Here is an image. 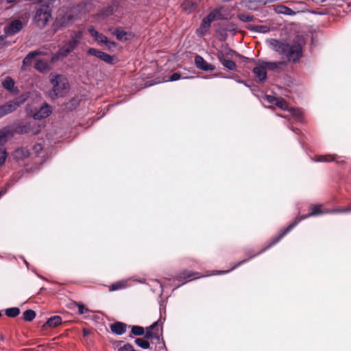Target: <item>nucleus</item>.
<instances>
[{"mask_svg": "<svg viewBox=\"0 0 351 351\" xmlns=\"http://www.w3.org/2000/svg\"><path fill=\"white\" fill-rule=\"evenodd\" d=\"M256 254H254V255H252L250 256V258L248 259H245L243 261H241L240 262H239L236 265H234V267H232L231 268V269L230 270H223V271H215V273H213V274H227L228 273L229 271H230L231 270L234 269V268H236L237 267L246 263L248 260L251 259L252 258H253L254 256H255Z\"/></svg>", "mask_w": 351, "mask_h": 351, "instance_id": "nucleus-30", "label": "nucleus"}, {"mask_svg": "<svg viewBox=\"0 0 351 351\" xmlns=\"http://www.w3.org/2000/svg\"><path fill=\"white\" fill-rule=\"evenodd\" d=\"M112 12H113V8L112 6H110V7L107 8L106 10H102L100 12L99 16H101L102 17H106V16H108L112 14Z\"/></svg>", "mask_w": 351, "mask_h": 351, "instance_id": "nucleus-41", "label": "nucleus"}, {"mask_svg": "<svg viewBox=\"0 0 351 351\" xmlns=\"http://www.w3.org/2000/svg\"><path fill=\"white\" fill-rule=\"evenodd\" d=\"M51 113V108L50 106L47 104L43 105L40 109L33 114V118L36 120H41L50 115Z\"/></svg>", "mask_w": 351, "mask_h": 351, "instance_id": "nucleus-14", "label": "nucleus"}, {"mask_svg": "<svg viewBox=\"0 0 351 351\" xmlns=\"http://www.w3.org/2000/svg\"><path fill=\"white\" fill-rule=\"evenodd\" d=\"M131 332L136 336H141L144 335L145 330L144 328L139 326H131Z\"/></svg>", "mask_w": 351, "mask_h": 351, "instance_id": "nucleus-34", "label": "nucleus"}, {"mask_svg": "<svg viewBox=\"0 0 351 351\" xmlns=\"http://www.w3.org/2000/svg\"><path fill=\"white\" fill-rule=\"evenodd\" d=\"M26 98L23 97H16L12 100H10L3 104L5 112L7 114L15 111L25 101Z\"/></svg>", "mask_w": 351, "mask_h": 351, "instance_id": "nucleus-9", "label": "nucleus"}, {"mask_svg": "<svg viewBox=\"0 0 351 351\" xmlns=\"http://www.w3.org/2000/svg\"><path fill=\"white\" fill-rule=\"evenodd\" d=\"M247 28L250 30L258 33H267L269 31V27L265 25H250Z\"/></svg>", "mask_w": 351, "mask_h": 351, "instance_id": "nucleus-26", "label": "nucleus"}, {"mask_svg": "<svg viewBox=\"0 0 351 351\" xmlns=\"http://www.w3.org/2000/svg\"><path fill=\"white\" fill-rule=\"evenodd\" d=\"M157 325H158V322H156L153 324H152L149 328H147V330L145 332V337L147 339H151L155 336L154 332L152 331V330L154 329Z\"/></svg>", "mask_w": 351, "mask_h": 351, "instance_id": "nucleus-38", "label": "nucleus"}, {"mask_svg": "<svg viewBox=\"0 0 351 351\" xmlns=\"http://www.w3.org/2000/svg\"><path fill=\"white\" fill-rule=\"evenodd\" d=\"M287 116H291L295 121L302 122L303 121V114L300 109L291 108H289Z\"/></svg>", "mask_w": 351, "mask_h": 351, "instance_id": "nucleus-19", "label": "nucleus"}, {"mask_svg": "<svg viewBox=\"0 0 351 351\" xmlns=\"http://www.w3.org/2000/svg\"><path fill=\"white\" fill-rule=\"evenodd\" d=\"M51 18V11L48 6H43L36 10L34 21L40 27H44Z\"/></svg>", "mask_w": 351, "mask_h": 351, "instance_id": "nucleus-7", "label": "nucleus"}, {"mask_svg": "<svg viewBox=\"0 0 351 351\" xmlns=\"http://www.w3.org/2000/svg\"><path fill=\"white\" fill-rule=\"evenodd\" d=\"M117 38L119 40H123L127 39V33L121 28H117L115 29L114 33Z\"/></svg>", "mask_w": 351, "mask_h": 351, "instance_id": "nucleus-33", "label": "nucleus"}, {"mask_svg": "<svg viewBox=\"0 0 351 351\" xmlns=\"http://www.w3.org/2000/svg\"><path fill=\"white\" fill-rule=\"evenodd\" d=\"M238 18L243 22H250L253 20L254 16L251 14H239Z\"/></svg>", "mask_w": 351, "mask_h": 351, "instance_id": "nucleus-40", "label": "nucleus"}, {"mask_svg": "<svg viewBox=\"0 0 351 351\" xmlns=\"http://www.w3.org/2000/svg\"><path fill=\"white\" fill-rule=\"evenodd\" d=\"M50 82L53 84V89L51 95L60 97H63L68 93L69 90V85L66 77L61 75H52L51 77ZM52 97L53 96H51V97Z\"/></svg>", "mask_w": 351, "mask_h": 351, "instance_id": "nucleus-3", "label": "nucleus"}, {"mask_svg": "<svg viewBox=\"0 0 351 351\" xmlns=\"http://www.w3.org/2000/svg\"><path fill=\"white\" fill-rule=\"evenodd\" d=\"M3 193H4V192L0 191V197L2 195V194H3Z\"/></svg>", "mask_w": 351, "mask_h": 351, "instance_id": "nucleus-52", "label": "nucleus"}, {"mask_svg": "<svg viewBox=\"0 0 351 351\" xmlns=\"http://www.w3.org/2000/svg\"><path fill=\"white\" fill-rule=\"evenodd\" d=\"M76 305L78 308L79 314L82 315V314L89 312V309L87 308L84 304L77 303V304H76Z\"/></svg>", "mask_w": 351, "mask_h": 351, "instance_id": "nucleus-42", "label": "nucleus"}, {"mask_svg": "<svg viewBox=\"0 0 351 351\" xmlns=\"http://www.w3.org/2000/svg\"><path fill=\"white\" fill-rule=\"evenodd\" d=\"M30 129H31V126L29 124H25V125H19L17 128H16V132L19 133V134H27L28 133L29 131H30Z\"/></svg>", "mask_w": 351, "mask_h": 351, "instance_id": "nucleus-36", "label": "nucleus"}, {"mask_svg": "<svg viewBox=\"0 0 351 351\" xmlns=\"http://www.w3.org/2000/svg\"><path fill=\"white\" fill-rule=\"evenodd\" d=\"M181 75L179 73H174L170 77L168 81L173 82L180 80Z\"/></svg>", "mask_w": 351, "mask_h": 351, "instance_id": "nucleus-45", "label": "nucleus"}, {"mask_svg": "<svg viewBox=\"0 0 351 351\" xmlns=\"http://www.w3.org/2000/svg\"><path fill=\"white\" fill-rule=\"evenodd\" d=\"M61 24H62V25H65V23H64V22H62V21H61Z\"/></svg>", "mask_w": 351, "mask_h": 351, "instance_id": "nucleus-54", "label": "nucleus"}, {"mask_svg": "<svg viewBox=\"0 0 351 351\" xmlns=\"http://www.w3.org/2000/svg\"><path fill=\"white\" fill-rule=\"evenodd\" d=\"M34 149L35 150L36 152H38L42 149V147L40 144H37L34 147Z\"/></svg>", "mask_w": 351, "mask_h": 351, "instance_id": "nucleus-47", "label": "nucleus"}, {"mask_svg": "<svg viewBox=\"0 0 351 351\" xmlns=\"http://www.w3.org/2000/svg\"><path fill=\"white\" fill-rule=\"evenodd\" d=\"M337 158L339 157L337 155H321L317 156L314 160L319 162L335 161L337 163H340L343 162V160L338 161L337 160Z\"/></svg>", "mask_w": 351, "mask_h": 351, "instance_id": "nucleus-21", "label": "nucleus"}, {"mask_svg": "<svg viewBox=\"0 0 351 351\" xmlns=\"http://www.w3.org/2000/svg\"><path fill=\"white\" fill-rule=\"evenodd\" d=\"M34 68L40 71V72H46L48 71L49 69V65H48V63L46 62V61H44V60H37L36 64H35V66H34Z\"/></svg>", "mask_w": 351, "mask_h": 351, "instance_id": "nucleus-25", "label": "nucleus"}, {"mask_svg": "<svg viewBox=\"0 0 351 351\" xmlns=\"http://www.w3.org/2000/svg\"><path fill=\"white\" fill-rule=\"evenodd\" d=\"M99 58H100L101 60H104L105 62L106 63H112V61H113V56L108 54V53H106L103 51H101V55L99 56Z\"/></svg>", "mask_w": 351, "mask_h": 351, "instance_id": "nucleus-37", "label": "nucleus"}, {"mask_svg": "<svg viewBox=\"0 0 351 351\" xmlns=\"http://www.w3.org/2000/svg\"><path fill=\"white\" fill-rule=\"evenodd\" d=\"M12 135V130L10 127H4L0 130V167L4 165L8 154L5 143L10 136Z\"/></svg>", "mask_w": 351, "mask_h": 351, "instance_id": "nucleus-6", "label": "nucleus"}, {"mask_svg": "<svg viewBox=\"0 0 351 351\" xmlns=\"http://www.w3.org/2000/svg\"><path fill=\"white\" fill-rule=\"evenodd\" d=\"M195 274L189 271H184L178 275L177 278L178 280H182L192 277Z\"/></svg>", "mask_w": 351, "mask_h": 351, "instance_id": "nucleus-39", "label": "nucleus"}, {"mask_svg": "<svg viewBox=\"0 0 351 351\" xmlns=\"http://www.w3.org/2000/svg\"><path fill=\"white\" fill-rule=\"evenodd\" d=\"M158 284H159L160 287L162 289V285L161 283H160L158 281L156 282Z\"/></svg>", "mask_w": 351, "mask_h": 351, "instance_id": "nucleus-50", "label": "nucleus"}, {"mask_svg": "<svg viewBox=\"0 0 351 351\" xmlns=\"http://www.w3.org/2000/svg\"><path fill=\"white\" fill-rule=\"evenodd\" d=\"M197 3L193 2L192 0H186L182 3V8L184 10L191 12L193 9L196 7Z\"/></svg>", "mask_w": 351, "mask_h": 351, "instance_id": "nucleus-32", "label": "nucleus"}, {"mask_svg": "<svg viewBox=\"0 0 351 351\" xmlns=\"http://www.w3.org/2000/svg\"><path fill=\"white\" fill-rule=\"evenodd\" d=\"M218 58L223 66L226 67L227 69H228L230 70L235 69V68H236L235 62L231 60L226 59L222 53H221L220 54L218 55Z\"/></svg>", "mask_w": 351, "mask_h": 351, "instance_id": "nucleus-22", "label": "nucleus"}, {"mask_svg": "<svg viewBox=\"0 0 351 351\" xmlns=\"http://www.w3.org/2000/svg\"><path fill=\"white\" fill-rule=\"evenodd\" d=\"M130 280L138 281L140 283L145 282L144 280H136L134 278H130L119 280V281H117V282L112 284L110 285V287H109V291H115L125 289L129 286L128 282Z\"/></svg>", "mask_w": 351, "mask_h": 351, "instance_id": "nucleus-10", "label": "nucleus"}, {"mask_svg": "<svg viewBox=\"0 0 351 351\" xmlns=\"http://www.w3.org/2000/svg\"><path fill=\"white\" fill-rule=\"evenodd\" d=\"M83 34L82 31H77L73 32L71 36V38L68 40L62 47H61L57 52L56 57L59 58L60 57H66L71 52H72L80 43L82 38Z\"/></svg>", "mask_w": 351, "mask_h": 351, "instance_id": "nucleus-4", "label": "nucleus"}, {"mask_svg": "<svg viewBox=\"0 0 351 351\" xmlns=\"http://www.w3.org/2000/svg\"><path fill=\"white\" fill-rule=\"evenodd\" d=\"M253 73L256 77V81L258 82H264L267 78L266 66L262 63L253 69Z\"/></svg>", "mask_w": 351, "mask_h": 351, "instance_id": "nucleus-12", "label": "nucleus"}, {"mask_svg": "<svg viewBox=\"0 0 351 351\" xmlns=\"http://www.w3.org/2000/svg\"><path fill=\"white\" fill-rule=\"evenodd\" d=\"M263 64L266 66V69L275 71L282 64V62H263Z\"/></svg>", "mask_w": 351, "mask_h": 351, "instance_id": "nucleus-27", "label": "nucleus"}, {"mask_svg": "<svg viewBox=\"0 0 351 351\" xmlns=\"http://www.w3.org/2000/svg\"><path fill=\"white\" fill-rule=\"evenodd\" d=\"M351 213V207H346L343 209L331 210V213Z\"/></svg>", "mask_w": 351, "mask_h": 351, "instance_id": "nucleus-43", "label": "nucleus"}, {"mask_svg": "<svg viewBox=\"0 0 351 351\" xmlns=\"http://www.w3.org/2000/svg\"><path fill=\"white\" fill-rule=\"evenodd\" d=\"M236 81H237L238 83L243 84L246 85V84H245L244 81H243V80H237Z\"/></svg>", "mask_w": 351, "mask_h": 351, "instance_id": "nucleus-49", "label": "nucleus"}, {"mask_svg": "<svg viewBox=\"0 0 351 351\" xmlns=\"http://www.w3.org/2000/svg\"><path fill=\"white\" fill-rule=\"evenodd\" d=\"M17 0H6L8 3H12L16 2Z\"/></svg>", "mask_w": 351, "mask_h": 351, "instance_id": "nucleus-48", "label": "nucleus"}, {"mask_svg": "<svg viewBox=\"0 0 351 351\" xmlns=\"http://www.w3.org/2000/svg\"><path fill=\"white\" fill-rule=\"evenodd\" d=\"M135 343L140 348L143 349H148L150 346L149 342L143 338H137L135 340Z\"/></svg>", "mask_w": 351, "mask_h": 351, "instance_id": "nucleus-31", "label": "nucleus"}, {"mask_svg": "<svg viewBox=\"0 0 351 351\" xmlns=\"http://www.w3.org/2000/svg\"><path fill=\"white\" fill-rule=\"evenodd\" d=\"M7 115L2 105L0 106V119Z\"/></svg>", "mask_w": 351, "mask_h": 351, "instance_id": "nucleus-46", "label": "nucleus"}, {"mask_svg": "<svg viewBox=\"0 0 351 351\" xmlns=\"http://www.w3.org/2000/svg\"><path fill=\"white\" fill-rule=\"evenodd\" d=\"M24 263H25V265H27V267H28V263L24 259Z\"/></svg>", "mask_w": 351, "mask_h": 351, "instance_id": "nucleus-51", "label": "nucleus"}, {"mask_svg": "<svg viewBox=\"0 0 351 351\" xmlns=\"http://www.w3.org/2000/svg\"><path fill=\"white\" fill-rule=\"evenodd\" d=\"M265 99L269 103L271 104H275L276 106H278L279 108L282 110H289L288 105L286 101L281 97H277L272 95H266Z\"/></svg>", "mask_w": 351, "mask_h": 351, "instance_id": "nucleus-11", "label": "nucleus"}, {"mask_svg": "<svg viewBox=\"0 0 351 351\" xmlns=\"http://www.w3.org/2000/svg\"><path fill=\"white\" fill-rule=\"evenodd\" d=\"M36 317V313L34 311L28 309L23 312V317L26 322L32 321Z\"/></svg>", "mask_w": 351, "mask_h": 351, "instance_id": "nucleus-28", "label": "nucleus"}, {"mask_svg": "<svg viewBox=\"0 0 351 351\" xmlns=\"http://www.w3.org/2000/svg\"><path fill=\"white\" fill-rule=\"evenodd\" d=\"M195 64L198 69L206 71H213L215 68L214 65L208 63L199 55H197L195 57Z\"/></svg>", "mask_w": 351, "mask_h": 351, "instance_id": "nucleus-13", "label": "nucleus"}, {"mask_svg": "<svg viewBox=\"0 0 351 351\" xmlns=\"http://www.w3.org/2000/svg\"><path fill=\"white\" fill-rule=\"evenodd\" d=\"M274 11L277 14H282L288 16H292L295 14L294 11L283 5H274Z\"/></svg>", "mask_w": 351, "mask_h": 351, "instance_id": "nucleus-18", "label": "nucleus"}, {"mask_svg": "<svg viewBox=\"0 0 351 351\" xmlns=\"http://www.w3.org/2000/svg\"><path fill=\"white\" fill-rule=\"evenodd\" d=\"M62 323V317L58 315L51 317L47 321V325L49 327H56Z\"/></svg>", "mask_w": 351, "mask_h": 351, "instance_id": "nucleus-24", "label": "nucleus"}, {"mask_svg": "<svg viewBox=\"0 0 351 351\" xmlns=\"http://www.w3.org/2000/svg\"><path fill=\"white\" fill-rule=\"evenodd\" d=\"M268 43L273 50L278 52L282 58H287L288 61L295 62L302 56V43L300 38H297L291 45L273 38L268 40Z\"/></svg>", "mask_w": 351, "mask_h": 351, "instance_id": "nucleus-1", "label": "nucleus"}, {"mask_svg": "<svg viewBox=\"0 0 351 351\" xmlns=\"http://www.w3.org/2000/svg\"><path fill=\"white\" fill-rule=\"evenodd\" d=\"M89 34L95 38L98 43L105 44L109 49L115 47L116 44L113 41L108 40V38L102 34L99 33L93 27L88 29Z\"/></svg>", "mask_w": 351, "mask_h": 351, "instance_id": "nucleus-8", "label": "nucleus"}, {"mask_svg": "<svg viewBox=\"0 0 351 351\" xmlns=\"http://www.w3.org/2000/svg\"><path fill=\"white\" fill-rule=\"evenodd\" d=\"M25 24L20 19H14L8 23L3 29L5 36H0V48L6 45V36H11L16 34L24 27Z\"/></svg>", "mask_w": 351, "mask_h": 351, "instance_id": "nucleus-5", "label": "nucleus"}, {"mask_svg": "<svg viewBox=\"0 0 351 351\" xmlns=\"http://www.w3.org/2000/svg\"><path fill=\"white\" fill-rule=\"evenodd\" d=\"M88 53L90 54V55H92V56H96V57L99 58V56L101 55V51L97 50V49H94V48H90L88 50Z\"/></svg>", "mask_w": 351, "mask_h": 351, "instance_id": "nucleus-44", "label": "nucleus"}, {"mask_svg": "<svg viewBox=\"0 0 351 351\" xmlns=\"http://www.w3.org/2000/svg\"><path fill=\"white\" fill-rule=\"evenodd\" d=\"M213 21L209 19L207 16L202 20L200 27L197 30V34L198 36H204L210 27V24Z\"/></svg>", "mask_w": 351, "mask_h": 351, "instance_id": "nucleus-16", "label": "nucleus"}, {"mask_svg": "<svg viewBox=\"0 0 351 351\" xmlns=\"http://www.w3.org/2000/svg\"><path fill=\"white\" fill-rule=\"evenodd\" d=\"M5 315L9 317H15L20 313V309L18 307L7 308L5 311Z\"/></svg>", "mask_w": 351, "mask_h": 351, "instance_id": "nucleus-29", "label": "nucleus"}, {"mask_svg": "<svg viewBox=\"0 0 351 351\" xmlns=\"http://www.w3.org/2000/svg\"><path fill=\"white\" fill-rule=\"evenodd\" d=\"M221 13L219 9H215L212 11L207 16L213 21L221 19Z\"/></svg>", "mask_w": 351, "mask_h": 351, "instance_id": "nucleus-35", "label": "nucleus"}, {"mask_svg": "<svg viewBox=\"0 0 351 351\" xmlns=\"http://www.w3.org/2000/svg\"><path fill=\"white\" fill-rule=\"evenodd\" d=\"M84 335H87V332H86L85 330H84Z\"/></svg>", "mask_w": 351, "mask_h": 351, "instance_id": "nucleus-53", "label": "nucleus"}, {"mask_svg": "<svg viewBox=\"0 0 351 351\" xmlns=\"http://www.w3.org/2000/svg\"><path fill=\"white\" fill-rule=\"evenodd\" d=\"M322 205H313L310 208V213L307 215H301L300 217H298L295 218L293 222H292L288 227H287L285 230H283L278 236L273 238L270 243L265 248L263 251L265 250L267 248H269L272 245L277 243L284 236H285L288 232H289L295 226L298 225L302 220L305 219L309 217L312 216H317L324 213H331V210H322Z\"/></svg>", "mask_w": 351, "mask_h": 351, "instance_id": "nucleus-2", "label": "nucleus"}, {"mask_svg": "<svg viewBox=\"0 0 351 351\" xmlns=\"http://www.w3.org/2000/svg\"><path fill=\"white\" fill-rule=\"evenodd\" d=\"M29 155V152L25 147L18 148L13 153V156L16 160H22L25 158L28 157Z\"/></svg>", "mask_w": 351, "mask_h": 351, "instance_id": "nucleus-20", "label": "nucleus"}, {"mask_svg": "<svg viewBox=\"0 0 351 351\" xmlns=\"http://www.w3.org/2000/svg\"><path fill=\"white\" fill-rule=\"evenodd\" d=\"M14 80L10 76L6 77L2 82V86L11 93H13L14 90Z\"/></svg>", "mask_w": 351, "mask_h": 351, "instance_id": "nucleus-23", "label": "nucleus"}, {"mask_svg": "<svg viewBox=\"0 0 351 351\" xmlns=\"http://www.w3.org/2000/svg\"><path fill=\"white\" fill-rule=\"evenodd\" d=\"M128 327L129 326L126 324L117 322L110 325V330L114 334L121 335L126 332Z\"/></svg>", "mask_w": 351, "mask_h": 351, "instance_id": "nucleus-15", "label": "nucleus"}, {"mask_svg": "<svg viewBox=\"0 0 351 351\" xmlns=\"http://www.w3.org/2000/svg\"><path fill=\"white\" fill-rule=\"evenodd\" d=\"M45 53L40 50H35L29 52L23 60V66H27L31 64L32 60L36 56H43Z\"/></svg>", "mask_w": 351, "mask_h": 351, "instance_id": "nucleus-17", "label": "nucleus"}]
</instances>
